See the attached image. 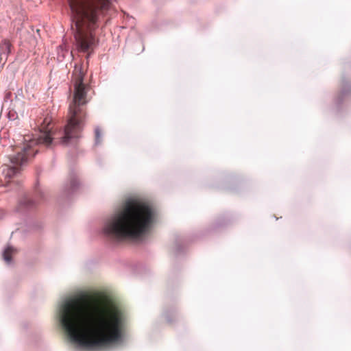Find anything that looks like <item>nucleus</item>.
Listing matches in <instances>:
<instances>
[{"mask_svg": "<svg viewBox=\"0 0 351 351\" xmlns=\"http://www.w3.org/2000/svg\"><path fill=\"white\" fill-rule=\"evenodd\" d=\"M80 182L75 173H71L67 181L63 184L61 189V195L64 197H69L73 194L79 188Z\"/></svg>", "mask_w": 351, "mask_h": 351, "instance_id": "obj_7", "label": "nucleus"}, {"mask_svg": "<svg viewBox=\"0 0 351 351\" xmlns=\"http://www.w3.org/2000/svg\"><path fill=\"white\" fill-rule=\"evenodd\" d=\"M95 145H98L101 143V134L100 128L99 127H97L95 129Z\"/></svg>", "mask_w": 351, "mask_h": 351, "instance_id": "obj_11", "label": "nucleus"}, {"mask_svg": "<svg viewBox=\"0 0 351 351\" xmlns=\"http://www.w3.org/2000/svg\"><path fill=\"white\" fill-rule=\"evenodd\" d=\"M56 313L77 351H106L124 340L126 315L106 295L64 298L59 302Z\"/></svg>", "mask_w": 351, "mask_h": 351, "instance_id": "obj_1", "label": "nucleus"}, {"mask_svg": "<svg viewBox=\"0 0 351 351\" xmlns=\"http://www.w3.org/2000/svg\"><path fill=\"white\" fill-rule=\"evenodd\" d=\"M342 94H343V95H345V94H346V90H343V91H342Z\"/></svg>", "mask_w": 351, "mask_h": 351, "instance_id": "obj_13", "label": "nucleus"}, {"mask_svg": "<svg viewBox=\"0 0 351 351\" xmlns=\"http://www.w3.org/2000/svg\"><path fill=\"white\" fill-rule=\"evenodd\" d=\"M17 249L12 245H8L2 252V257L8 265H12L13 263L12 258L17 253Z\"/></svg>", "mask_w": 351, "mask_h": 351, "instance_id": "obj_9", "label": "nucleus"}, {"mask_svg": "<svg viewBox=\"0 0 351 351\" xmlns=\"http://www.w3.org/2000/svg\"><path fill=\"white\" fill-rule=\"evenodd\" d=\"M34 154L29 151L28 147L24 145L16 154L10 156V166H4L3 173L5 178H11L19 171V167H21L27 162L30 156H34L38 150H33Z\"/></svg>", "mask_w": 351, "mask_h": 351, "instance_id": "obj_5", "label": "nucleus"}, {"mask_svg": "<svg viewBox=\"0 0 351 351\" xmlns=\"http://www.w3.org/2000/svg\"><path fill=\"white\" fill-rule=\"evenodd\" d=\"M14 113H12V112H9L8 117L10 119L14 120Z\"/></svg>", "mask_w": 351, "mask_h": 351, "instance_id": "obj_12", "label": "nucleus"}, {"mask_svg": "<svg viewBox=\"0 0 351 351\" xmlns=\"http://www.w3.org/2000/svg\"><path fill=\"white\" fill-rule=\"evenodd\" d=\"M83 77L81 71L75 76L73 99L69 106L70 117L64 131L58 133V134H62L59 137V143L64 145H70L73 141L80 138V133L83 130L84 115L82 112L80 106L87 102Z\"/></svg>", "mask_w": 351, "mask_h": 351, "instance_id": "obj_4", "label": "nucleus"}, {"mask_svg": "<svg viewBox=\"0 0 351 351\" xmlns=\"http://www.w3.org/2000/svg\"><path fill=\"white\" fill-rule=\"evenodd\" d=\"M56 135V133H53L50 130H47L43 126L38 136L36 138L29 140V143L25 145L28 147L29 151L33 154L34 149L32 150V148L34 145L44 144L46 147H49L52 145L53 139H56V137L53 138Z\"/></svg>", "mask_w": 351, "mask_h": 351, "instance_id": "obj_6", "label": "nucleus"}, {"mask_svg": "<svg viewBox=\"0 0 351 351\" xmlns=\"http://www.w3.org/2000/svg\"><path fill=\"white\" fill-rule=\"evenodd\" d=\"M156 218V210L150 205L130 198L105 219L101 233L115 241H141L154 228Z\"/></svg>", "mask_w": 351, "mask_h": 351, "instance_id": "obj_2", "label": "nucleus"}, {"mask_svg": "<svg viewBox=\"0 0 351 351\" xmlns=\"http://www.w3.org/2000/svg\"><path fill=\"white\" fill-rule=\"evenodd\" d=\"M115 0H66L71 29L79 51L86 52L95 43L93 32L101 18L113 10Z\"/></svg>", "mask_w": 351, "mask_h": 351, "instance_id": "obj_3", "label": "nucleus"}, {"mask_svg": "<svg viewBox=\"0 0 351 351\" xmlns=\"http://www.w3.org/2000/svg\"><path fill=\"white\" fill-rule=\"evenodd\" d=\"M37 204L38 200L33 199L29 196H25L20 201L17 208V211L23 213L25 210L34 208Z\"/></svg>", "mask_w": 351, "mask_h": 351, "instance_id": "obj_8", "label": "nucleus"}, {"mask_svg": "<svg viewBox=\"0 0 351 351\" xmlns=\"http://www.w3.org/2000/svg\"><path fill=\"white\" fill-rule=\"evenodd\" d=\"M11 44L7 40H3L0 43V59L1 60L3 57L5 59L7 58L8 55L10 52Z\"/></svg>", "mask_w": 351, "mask_h": 351, "instance_id": "obj_10", "label": "nucleus"}]
</instances>
